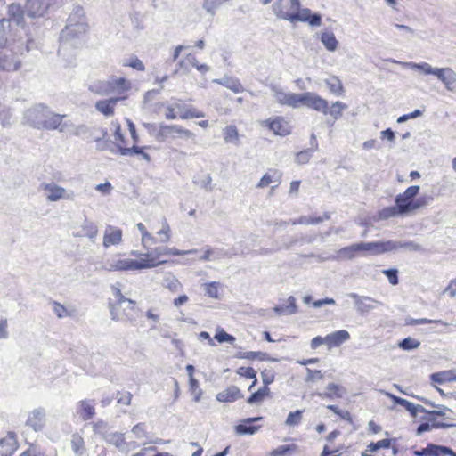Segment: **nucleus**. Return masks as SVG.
I'll return each mask as SVG.
<instances>
[{
    "label": "nucleus",
    "instance_id": "nucleus-25",
    "mask_svg": "<svg viewBox=\"0 0 456 456\" xmlns=\"http://www.w3.org/2000/svg\"><path fill=\"white\" fill-rule=\"evenodd\" d=\"M235 373L240 378L252 379V383L248 387V391H251L257 384L256 371L251 366H240L236 369Z\"/></svg>",
    "mask_w": 456,
    "mask_h": 456
},
{
    "label": "nucleus",
    "instance_id": "nucleus-62",
    "mask_svg": "<svg viewBox=\"0 0 456 456\" xmlns=\"http://www.w3.org/2000/svg\"><path fill=\"white\" fill-rule=\"evenodd\" d=\"M220 4V0H205L204 7L209 12H214L216 7Z\"/></svg>",
    "mask_w": 456,
    "mask_h": 456
},
{
    "label": "nucleus",
    "instance_id": "nucleus-12",
    "mask_svg": "<svg viewBox=\"0 0 456 456\" xmlns=\"http://www.w3.org/2000/svg\"><path fill=\"white\" fill-rule=\"evenodd\" d=\"M413 453L416 456H456V452L451 448L434 444H428L427 447L415 451Z\"/></svg>",
    "mask_w": 456,
    "mask_h": 456
},
{
    "label": "nucleus",
    "instance_id": "nucleus-15",
    "mask_svg": "<svg viewBox=\"0 0 456 456\" xmlns=\"http://www.w3.org/2000/svg\"><path fill=\"white\" fill-rule=\"evenodd\" d=\"M274 96L276 102L282 106L292 108H298L300 106L301 94L277 91Z\"/></svg>",
    "mask_w": 456,
    "mask_h": 456
},
{
    "label": "nucleus",
    "instance_id": "nucleus-49",
    "mask_svg": "<svg viewBox=\"0 0 456 456\" xmlns=\"http://www.w3.org/2000/svg\"><path fill=\"white\" fill-rule=\"evenodd\" d=\"M420 342L412 338H406L399 343V346L403 350H412L419 346Z\"/></svg>",
    "mask_w": 456,
    "mask_h": 456
},
{
    "label": "nucleus",
    "instance_id": "nucleus-54",
    "mask_svg": "<svg viewBox=\"0 0 456 456\" xmlns=\"http://www.w3.org/2000/svg\"><path fill=\"white\" fill-rule=\"evenodd\" d=\"M9 13L17 21L23 19V10L19 5L11 4L9 6Z\"/></svg>",
    "mask_w": 456,
    "mask_h": 456
},
{
    "label": "nucleus",
    "instance_id": "nucleus-45",
    "mask_svg": "<svg viewBox=\"0 0 456 456\" xmlns=\"http://www.w3.org/2000/svg\"><path fill=\"white\" fill-rule=\"evenodd\" d=\"M133 456H174L169 452H159L156 447H145Z\"/></svg>",
    "mask_w": 456,
    "mask_h": 456
},
{
    "label": "nucleus",
    "instance_id": "nucleus-4",
    "mask_svg": "<svg viewBox=\"0 0 456 456\" xmlns=\"http://www.w3.org/2000/svg\"><path fill=\"white\" fill-rule=\"evenodd\" d=\"M138 135L134 124L126 119L116 126V146L121 154L142 153L141 148L137 147Z\"/></svg>",
    "mask_w": 456,
    "mask_h": 456
},
{
    "label": "nucleus",
    "instance_id": "nucleus-55",
    "mask_svg": "<svg viewBox=\"0 0 456 456\" xmlns=\"http://www.w3.org/2000/svg\"><path fill=\"white\" fill-rule=\"evenodd\" d=\"M383 273L387 277L389 282L392 284V285H397L399 281H398V271L396 269H387V270H384L383 271Z\"/></svg>",
    "mask_w": 456,
    "mask_h": 456
},
{
    "label": "nucleus",
    "instance_id": "nucleus-1",
    "mask_svg": "<svg viewBox=\"0 0 456 456\" xmlns=\"http://www.w3.org/2000/svg\"><path fill=\"white\" fill-rule=\"evenodd\" d=\"M137 228L142 233V243L146 248V253L132 251L126 256H120L116 260V269L118 270H138L156 266L167 262V257L177 256L183 254L176 248H170L167 246H157L156 239L148 232L143 224H137Z\"/></svg>",
    "mask_w": 456,
    "mask_h": 456
},
{
    "label": "nucleus",
    "instance_id": "nucleus-56",
    "mask_svg": "<svg viewBox=\"0 0 456 456\" xmlns=\"http://www.w3.org/2000/svg\"><path fill=\"white\" fill-rule=\"evenodd\" d=\"M342 447L330 449L328 445H324L321 456H340Z\"/></svg>",
    "mask_w": 456,
    "mask_h": 456
},
{
    "label": "nucleus",
    "instance_id": "nucleus-37",
    "mask_svg": "<svg viewBox=\"0 0 456 456\" xmlns=\"http://www.w3.org/2000/svg\"><path fill=\"white\" fill-rule=\"evenodd\" d=\"M321 40L325 45L327 50L335 51L338 46V41L331 32H323L321 36Z\"/></svg>",
    "mask_w": 456,
    "mask_h": 456
},
{
    "label": "nucleus",
    "instance_id": "nucleus-36",
    "mask_svg": "<svg viewBox=\"0 0 456 456\" xmlns=\"http://www.w3.org/2000/svg\"><path fill=\"white\" fill-rule=\"evenodd\" d=\"M347 108V105L342 102H335L331 106L328 107V114H330L334 119L339 118L343 111Z\"/></svg>",
    "mask_w": 456,
    "mask_h": 456
},
{
    "label": "nucleus",
    "instance_id": "nucleus-20",
    "mask_svg": "<svg viewBox=\"0 0 456 456\" xmlns=\"http://www.w3.org/2000/svg\"><path fill=\"white\" fill-rule=\"evenodd\" d=\"M133 86L130 80L120 77L116 79V102L126 100L132 92Z\"/></svg>",
    "mask_w": 456,
    "mask_h": 456
},
{
    "label": "nucleus",
    "instance_id": "nucleus-50",
    "mask_svg": "<svg viewBox=\"0 0 456 456\" xmlns=\"http://www.w3.org/2000/svg\"><path fill=\"white\" fill-rule=\"evenodd\" d=\"M302 420V411L297 410L293 412H289L287 419H286V425L288 426H297L298 425Z\"/></svg>",
    "mask_w": 456,
    "mask_h": 456
},
{
    "label": "nucleus",
    "instance_id": "nucleus-30",
    "mask_svg": "<svg viewBox=\"0 0 456 456\" xmlns=\"http://www.w3.org/2000/svg\"><path fill=\"white\" fill-rule=\"evenodd\" d=\"M44 190L48 192L47 200L56 201L64 196L65 190L54 184H45Z\"/></svg>",
    "mask_w": 456,
    "mask_h": 456
},
{
    "label": "nucleus",
    "instance_id": "nucleus-8",
    "mask_svg": "<svg viewBox=\"0 0 456 456\" xmlns=\"http://www.w3.org/2000/svg\"><path fill=\"white\" fill-rule=\"evenodd\" d=\"M261 126L273 134L285 137L292 133L290 121L282 116H273L261 122Z\"/></svg>",
    "mask_w": 456,
    "mask_h": 456
},
{
    "label": "nucleus",
    "instance_id": "nucleus-17",
    "mask_svg": "<svg viewBox=\"0 0 456 456\" xmlns=\"http://www.w3.org/2000/svg\"><path fill=\"white\" fill-rule=\"evenodd\" d=\"M436 76L449 91L456 89V73L450 68L436 69Z\"/></svg>",
    "mask_w": 456,
    "mask_h": 456
},
{
    "label": "nucleus",
    "instance_id": "nucleus-5",
    "mask_svg": "<svg viewBox=\"0 0 456 456\" xmlns=\"http://www.w3.org/2000/svg\"><path fill=\"white\" fill-rule=\"evenodd\" d=\"M392 398L395 403L404 407L412 417H416L419 412L425 413L423 419L429 421L430 427L433 428H448L455 426L453 423L447 421L444 412L441 411H427L423 406L415 405L404 398L395 395Z\"/></svg>",
    "mask_w": 456,
    "mask_h": 456
},
{
    "label": "nucleus",
    "instance_id": "nucleus-46",
    "mask_svg": "<svg viewBox=\"0 0 456 456\" xmlns=\"http://www.w3.org/2000/svg\"><path fill=\"white\" fill-rule=\"evenodd\" d=\"M170 232L171 229L169 224L165 219H163L161 222V227L157 232L158 235L159 236L160 241L163 243L168 241L170 239Z\"/></svg>",
    "mask_w": 456,
    "mask_h": 456
},
{
    "label": "nucleus",
    "instance_id": "nucleus-47",
    "mask_svg": "<svg viewBox=\"0 0 456 456\" xmlns=\"http://www.w3.org/2000/svg\"><path fill=\"white\" fill-rule=\"evenodd\" d=\"M360 243L352 244L350 246L345 247L340 250V253L348 258L355 257L360 252Z\"/></svg>",
    "mask_w": 456,
    "mask_h": 456
},
{
    "label": "nucleus",
    "instance_id": "nucleus-57",
    "mask_svg": "<svg viewBox=\"0 0 456 456\" xmlns=\"http://www.w3.org/2000/svg\"><path fill=\"white\" fill-rule=\"evenodd\" d=\"M428 323H442L440 320H430L426 318L421 319H410L407 321V324L409 325H418V324H428Z\"/></svg>",
    "mask_w": 456,
    "mask_h": 456
},
{
    "label": "nucleus",
    "instance_id": "nucleus-44",
    "mask_svg": "<svg viewBox=\"0 0 456 456\" xmlns=\"http://www.w3.org/2000/svg\"><path fill=\"white\" fill-rule=\"evenodd\" d=\"M124 67H130L137 71H143L145 69V66L142 61L136 56H132L131 58L126 60L123 62Z\"/></svg>",
    "mask_w": 456,
    "mask_h": 456
},
{
    "label": "nucleus",
    "instance_id": "nucleus-29",
    "mask_svg": "<svg viewBox=\"0 0 456 456\" xmlns=\"http://www.w3.org/2000/svg\"><path fill=\"white\" fill-rule=\"evenodd\" d=\"M431 380L435 383L443 384L445 382L456 381V374L453 370H444L431 375Z\"/></svg>",
    "mask_w": 456,
    "mask_h": 456
},
{
    "label": "nucleus",
    "instance_id": "nucleus-40",
    "mask_svg": "<svg viewBox=\"0 0 456 456\" xmlns=\"http://www.w3.org/2000/svg\"><path fill=\"white\" fill-rule=\"evenodd\" d=\"M71 447L75 453L82 454L85 451V441L79 434H74L71 438Z\"/></svg>",
    "mask_w": 456,
    "mask_h": 456
},
{
    "label": "nucleus",
    "instance_id": "nucleus-10",
    "mask_svg": "<svg viewBox=\"0 0 456 456\" xmlns=\"http://www.w3.org/2000/svg\"><path fill=\"white\" fill-rule=\"evenodd\" d=\"M18 448V437L14 431H8L4 437H0V456H12Z\"/></svg>",
    "mask_w": 456,
    "mask_h": 456
},
{
    "label": "nucleus",
    "instance_id": "nucleus-38",
    "mask_svg": "<svg viewBox=\"0 0 456 456\" xmlns=\"http://www.w3.org/2000/svg\"><path fill=\"white\" fill-rule=\"evenodd\" d=\"M64 116L52 114L47 119L43 121V127L46 129H57L62 123Z\"/></svg>",
    "mask_w": 456,
    "mask_h": 456
},
{
    "label": "nucleus",
    "instance_id": "nucleus-22",
    "mask_svg": "<svg viewBox=\"0 0 456 456\" xmlns=\"http://www.w3.org/2000/svg\"><path fill=\"white\" fill-rule=\"evenodd\" d=\"M26 424L35 431L41 430L45 426V412L41 409L34 410L30 412Z\"/></svg>",
    "mask_w": 456,
    "mask_h": 456
},
{
    "label": "nucleus",
    "instance_id": "nucleus-21",
    "mask_svg": "<svg viewBox=\"0 0 456 456\" xmlns=\"http://www.w3.org/2000/svg\"><path fill=\"white\" fill-rule=\"evenodd\" d=\"M261 417L248 418L235 427L238 435H253L258 431L260 426L253 425V422L260 420Z\"/></svg>",
    "mask_w": 456,
    "mask_h": 456
},
{
    "label": "nucleus",
    "instance_id": "nucleus-13",
    "mask_svg": "<svg viewBox=\"0 0 456 456\" xmlns=\"http://www.w3.org/2000/svg\"><path fill=\"white\" fill-rule=\"evenodd\" d=\"M135 301L125 298L122 295L116 296V314L129 318L135 311Z\"/></svg>",
    "mask_w": 456,
    "mask_h": 456
},
{
    "label": "nucleus",
    "instance_id": "nucleus-35",
    "mask_svg": "<svg viewBox=\"0 0 456 456\" xmlns=\"http://www.w3.org/2000/svg\"><path fill=\"white\" fill-rule=\"evenodd\" d=\"M189 392L194 402H200L202 396V390L200 387L199 381L195 378L189 379Z\"/></svg>",
    "mask_w": 456,
    "mask_h": 456
},
{
    "label": "nucleus",
    "instance_id": "nucleus-33",
    "mask_svg": "<svg viewBox=\"0 0 456 456\" xmlns=\"http://www.w3.org/2000/svg\"><path fill=\"white\" fill-rule=\"evenodd\" d=\"M19 69V63L14 61L12 56L5 54L0 55V69L4 71H14Z\"/></svg>",
    "mask_w": 456,
    "mask_h": 456
},
{
    "label": "nucleus",
    "instance_id": "nucleus-24",
    "mask_svg": "<svg viewBox=\"0 0 456 456\" xmlns=\"http://www.w3.org/2000/svg\"><path fill=\"white\" fill-rule=\"evenodd\" d=\"M346 394V389L343 386L336 383H330L326 387L324 393L319 394V396L329 399H339Z\"/></svg>",
    "mask_w": 456,
    "mask_h": 456
},
{
    "label": "nucleus",
    "instance_id": "nucleus-39",
    "mask_svg": "<svg viewBox=\"0 0 456 456\" xmlns=\"http://www.w3.org/2000/svg\"><path fill=\"white\" fill-rule=\"evenodd\" d=\"M96 109L105 116H110L113 113L114 102L112 99L99 101L96 103Z\"/></svg>",
    "mask_w": 456,
    "mask_h": 456
},
{
    "label": "nucleus",
    "instance_id": "nucleus-52",
    "mask_svg": "<svg viewBox=\"0 0 456 456\" xmlns=\"http://www.w3.org/2000/svg\"><path fill=\"white\" fill-rule=\"evenodd\" d=\"M327 409L333 411L336 415H338L342 419L351 421L352 420V415L347 411H341L338 406L336 405H328Z\"/></svg>",
    "mask_w": 456,
    "mask_h": 456
},
{
    "label": "nucleus",
    "instance_id": "nucleus-11",
    "mask_svg": "<svg viewBox=\"0 0 456 456\" xmlns=\"http://www.w3.org/2000/svg\"><path fill=\"white\" fill-rule=\"evenodd\" d=\"M361 252H369L371 255H380L393 250L395 246L392 241L360 242Z\"/></svg>",
    "mask_w": 456,
    "mask_h": 456
},
{
    "label": "nucleus",
    "instance_id": "nucleus-53",
    "mask_svg": "<svg viewBox=\"0 0 456 456\" xmlns=\"http://www.w3.org/2000/svg\"><path fill=\"white\" fill-rule=\"evenodd\" d=\"M224 86L228 89L232 90L235 94L243 92L244 88L241 83L238 80L225 81Z\"/></svg>",
    "mask_w": 456,
    "mask_h": 456
},
{
    "label": "nucleus",
    "instance_id": "nucleus-32",
    "mask_svg": "<svg viewBox=\"0 0 456 456\" xmlns=\"http://www.w3.org/2000/svg\"><path fill=\"white\" fill-rule=\"evenodd\" d=\"M326 85L329 87L330 93L335 95H342L344 94V86L342 85L341 80L336 77L332 76L326 80Z\"/></svg>",
    "mask_w": 456,
    "mask_h": 456
},
{
    "label": "nucleus",
    "instance_id": "nucleus-7",
    "mask_svg": "<svg viewBox=\"0 0 456 456\" xmlns=\"http://www.w3.org/2000/svg\"><path fill=\"white\" fill-rule=\"evenodd\" d=\"M195 135L191 130L176 124H161L155 134V139L160 142L193 141Z\"/></svg>",
    "mask_w": 456,
    "mask_h": 456
},
{
    "label": "nucleus",
    "instance_id": "nucleus-60",
    "mask_svg": "<svg viewBox=\"0 0 456 456\" xmlns=\"http://www.w3.org/2000/svg\"><path fill=\"white\" fill-rule=\"evenodd\" d=\"M8 323L6 319H0V339L8 337Z\"/></svg>",
    "mask_w": 456,
    "mask_h": 456
},
{
    "label": "nucleus",
    "instance_id": "nucleus-9",
    "mask_svg": "<svg viewBox=\"0 0 456 456\" xmlns=\"http://www.w3.org/2000/svg\"><path fill=\"white\" fill-rule=\"evenodd\" d=\"M300 106H306L324 115L328 114V102L310 92L301 94Z\"/></svg>",
    "mask_w": 456,
    "mask_h": 456
},
{
    "label": "nucleus",
    "instance_id": "nucleus-64",
    "mask_svg": "<svg viewBox=\"0 0 456 456\" xmlns=\"http://www.w3.org/2000/svg\"><path fill=\"white\" fill-rule=\"evenodd\" d=\"M445 291L449 294L450 297H454L456 295V280L450 281Z\"/></svg>",
    "mask_w": 456,
    "mask_h": 456
},
{
    "label": "nucleus",
    "instance_id": "nucleus-34",
    "mask_svg": "<svg viewBox=\"0 0 456 456\" xmlns=\"http://www.w3.org/2000/svg\"><path fill=\"white\" fill-rule=\"evenodd\" d=\"M276 375V371L273 368H264L261 370L262 385L269 387L275 381Z\"/></svg>",
    "mask_w": 456,
    "mask_h": 456
},
{
    "label": "nucleus",
    "instance_id": "nucleus-27",
    "mask_svg": "<svg viewBox=\"0 0 456 456\" xmlns=\"http://www.w3.org/2000/svg\"><path fill=\"white\" fill-rule=\"evenodd\" d=\"M330 218V215L329 213H324L322 216H300L297 221H294V224H319L323 221L329 220Z\"/></svg>",
    "mask_w": 456,
    "mask_h": 456
},
{
    "label": "nucleus",
    "instance_id": "nucleus-61",
    "mask_svg": "<svg viewBox=\"0 0 456 456\" xmlns=\"http://www.w3.org/2000/svg\"><path fill=\"white\" fill-rule=\"evenodd\" d=\"M181 287L182 285L177 279H172L167 284V288L172 292L178 291Z\"/></svg>",
    "mask_w": 456,
    "mask_h": 456
},
{
    "label": "nucleus",
    "instance_id": "nucleus-58",
    "mask_svg": "<svg viewBox=\"0 0 456 456\" xmlns=\"http://www.w3.org/2000/svg\"><path fill=\"white\" fill-rule=\"evenodd\" d=\"M53 311L56 314V315L60 318L68 315V310L66 309V307L57 302H54L53 304Z\"/></svg>",
    "mask_w": 456,
    "mask_h": 456
},
{
    "label": "nucleus",
    "instance_id": "nucleus-48",
    "mask_svg": "<svg viewBox=\"0 0 456 456\" xmlns=\"http://www.w3.org/2000/svg\"><path fill=\"white\" fill-rule=\"evenodd\" d=\"M220 283L212 281L205 284L206 294L212 298H218Z\"/></svg>",
    "mask_w": 456,
    "mask_h": 456
},
{
    "label": "nucleus",
    "instance_id": "nucleus-16",
    "mask_svg": "<svg viewBox=\"0 0 456 456\" xmlns=\"http://www.w3.org/2000/svg\"><path fill=\"white\" fill-rule=\"evenodd\" d=\"M350 338V334L346 330H340L325 336L328 349L340 346Z\"/></svg>",
    "mask_w": 456,
    "mask_h": 456
},
{
    "label": "nucleus",
    "instance_id": "nucleus-2",
    "mask_svg": "<svg viewBox=\"0 0 456 456\" xmlns=\"http://www.w3.org/2000/svg\"><path fill=\"white\" fill-rule=\"evenodd\" d=\"M149 109L151 112L159 114L164 113L167 120L175 119H193L205 117V113L190 103L189 100L182 98H171L168 102H159L150 104Z\"/></svg>",
    "mask_w": 456,
    "mask_h": 456
},
{
    "label": "nucleus",
    "instance_id": "nucleus-42",
    "mask_svg": "<svg viewBox=\"0 0 456 456\" xmlns=\"http://www.w3.org/2000/svg\"><path fill=\"white\" fill-rule=\"evenodd\" d=\"M224 139L226 142H232L239 140V133L236 126H227L224 129Z\"/></svg>",
    "mask_w": 456,
    "mask_h": 456
},
{
    "label": "nucleus",
    "instance_id": "nucleus-3",
    "mask_svg": "<svg viewBox=\"0 0 456 456\" xmlns=\"http://www.w3.org/2000/svg\"><path fill=\"white\" fill-rule=\"evenodd\" d=\"M272 10L278 19L295 22H307L311 26H320L322 18L319 14L312 13L307 8H301L298 0H277Z\"/></svg>",
    "mask_w": 456,
    "mask_h": 456
},
{
    "label": "nucleus",
    "instance_id": "nucleus-51",
    "mask_svg": "<svg viewBox=\"0 0 456 456\" xmlns=\"http://www.w3.org/2000/svg\"><path fill=\"white\" fill-rule=\"evenodd\" d=\"M306 372H307V375H306L305 380L307 382H314L317 380H322L324 378V374L320 370L307 369Z\"/></svg>",
    "mask_w": 456,
    "mask_h": 456
},
{
    "label": "nucleus",
    "instance_id": "nucleus-31",
    "mask_svg": "<svg viewBox=\"0 0 456 456\" xmlns=\"http://www.w3.org/2000/svg\"><path fill=\"white\" fill-rule=\"evenodd\" d=\"M237 357L240 358V359H245V360H248V361H267L269 360V355L268 354L265 353V352H261V351H247V352H242V353H239L237 354Z\"/></svg>",
    "mask_w": 456,
    "mask_h": 456
},
{
    "label": "nucleus",
    "instance_id": "nucleus-59",
    "mask_svg": "<svg viewBox=\"0 0 456 456\" xmlns=\"http://www.w3.org/2000/svg\"><path fill=\"white\" fill-rule=\"evenodd\" d=\"M43 453L36 449V447L31 444L27 450L22 452L19 456H42Z\"/></svg>",
    "mask_w": 456,
    "mask_h": 456
},
{
    "label": "nucleus",
    "instance_id": "nucleus-18",
    "mask_svg": "<svg viewBox=\"0 0 456 456\" xmlns=\"http://www.w3.org/2000/svg\"><path fill=\"white\" fill-rule=\"evenodd\" d=\"M281 176L282 174L281 171L275 168H270L261 177V179L256 184V187L262 189L269 186L272 183H276V186H278L281 183Z\"/></svg>",
    "mask_w": 456,
    "mask_h": 456
},
{
    "label": "nucleus",
    "instance_id": "nucleus-63",
    "mask_svg": "<svg viewBox=\"0 0 456 456\" xmlns=\"http://www.w3.org/2000/svg\"><path fill=\"white\" fill-rule=\"evenodd\" d=\"M324 339H325V337L322 338L321 336H317V337L314 338L310 343L311 348L317 349L322 345H323V344L326 345V341Z\"/></svg>",
    "mask_w": 456,
    "mask_h": 456
},
{
    "label": "nucleus",
    "instance_id": "nucleus-19",
    "mask_svg": "<svg viewBox=\"0 0 456 456\" xmlns=\"http://www.w3.org/2000/svg\"><path fill=\"white\" fill-rule=\"evenodd\" d=\"M77 413L85 421L93 419L95 414L94 403L91 400H81L77 405Z\"/></svg>",
    "mask_w": 456,
    "mask_h": 456
},
{
    "label": "nucleus",
    "instance_id": "nucleus-6",
    "mask_svg": "<svg viewBox=\"0 0 456 456\" xmlns=\"http://www.w3.org/2000/svg\"><path fill=\"white\" fill-rule=\"evenodd\" d=\"M419 190V186L412 185L395 197V202L401 213L403 215L414 213L419 208L426 207L433 200L430 196H422L416 199Z\"/></svg>",
    "mask_w": 456,
    "mask_h": 456
},
{
    "label": "nucleus",
    "instance_id": "nucleus-26",
    "mask_svg": "<svg viewBox=\"0 0 456 456\" xmlns=\"http://www.w3.org/2000/svg\"><path fill=\"white\" fill-rule=\"evenodd\" d=\"M298 445L295 443L280 445L270 452L269 456H292L298 452Z\"/></svg>",
    "mask_w": 456,
    "mask_h": 456
},
{
    "label": "nucleus",
    "instance_id": "nucleus-43",
    "mask_svg": "<svg viewBox=\"0 0 456 456\" xmlns=\"http://www.w3.org/2000/svg\"><path fill=\"white\" fill-rule=\"evenodd\" d=\"M214 338L220 344H233L235 341V338L232 335L228 334L223 328H217Z\"/></svg>",
    "mask_w": 456,
    "mask_h": 456
},
{
    "label": "nucleus",
    "instance_id": "nucleus-28",
    "mask_svg": "<svg viewBox=\"0 0 456 456\" xmlns=\"http://www.w3.org/2000/svg\"><path fill=\"white\" fill-rule=\"evenodd\" d=\"M391 447V440L388 438L377 442H372L367 445L366 450L362 452V456H371L372 453L380 449H388Z\"/></svg>",
    "mask_w": 456,
    "mask_h": 456
},
{
    "label": "nucleus",
    "instance_id": "nucleus-14",
    "mask_svg": "<svg viewBox=\"0 0 456 456\" xmlns=\"http://www.w3.org/2000/svg\"><path fill=\"white\" fill-rule=\"evenodd\" d=\"M243 396L241 390L237 386L232 385L217 393L216 398L220 403H232L242 399Z\"/></svg>",
    "mask_w": 456,
    "mask_h": 456
},
{
    "label": "nucleus",
    "instance_id": "nucleus-41",
    "mask_svg": "<svg viewBox=\"0 0 456 456\" xmlns=\"http://www.w3.org/2000/svg\"><path fill=\"white\" fill-rule=\"evenodd\" d=\"M400 215H403V214L401 213V211L399 210V208L397 207L396 204L394 207L384 208L383 209H381L379 212V217L380 219H389V218H392V217H395V216H400Z\"/></svg>",
    "mask_w": 456,
    "mask_h": 456
},
{
    "label": "nucleus",
    "instance_id": "nucleus-23",
    "mask_svg": "<svg viewBox=\"0 0 456 456\" xmlns=\"http://www.w3.org/2000/svg\"><path fill=\"white\" fill-rule=\"evenodd\" d=\"M271 397L272 391L270 387L262 385V387H260L257 390L251 393V395L247 399V403L248 404H260L265 399Z\"/></svg>",
    "mask_w": 456,
    "mask_h": 456
}]
</instances>
